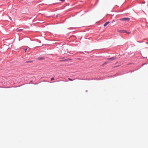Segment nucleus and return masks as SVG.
Listing matches in <instances>:
<instances>
[{
    "instance_id": "nucleus-1",
    "label": "nucleus",
    "mask_w": 148,
    "mask_h": 148,
    "mask_svg": "<svg viewBox=\"0 0 148 148\" xmlns=\"http://www.w3.org/2000/svg\"><path fill=\"white\" fill-rule=\"evenodd\" d=\"M130 18H121L120 20L126 22H128L130 21Z\"/></svg>"
},
{
    "instance_id": "nucleus-2",
    "label": "nucleus",
    "mask_w": 148,
    "mask_h": 148,
    "mask_svg": "<svg viewBox=\"0 0 148 148\" xmlns=\"http://www.w3.org/2000/svg\"><path fill=\"white\" fill-rule=\"evenodd\" d=\"M117 31L118 32L122 33H125V32H127V31L124 30H120L118 29Z\"/></svg>"
},
{
    "instance_id": "nucleus-3",
    "label": "nucleus",
    "mask_w": 148,
    "mask_h": 148,
    "mask_svg": "<svg viewBox=\"0 0 148 148\" xmlns=\"http://www.w3.org/2000/svg\"><path fill=\"white\" fill-rule=\"evenodd\" d=\"M115 59V58L114 57L110 58H108V60H114Z\"/></svg>"
},
{
    "instance_id": "nucleus-4",
    "label": "nucleus",
    "mask_w": 148,
    "mask_h": 148,
    "mask_svg": "<svg viewBox=\"0 0 148 148\" xmlns=\"http://www.w3.org/2000/svg\"><path fill=\"white\" fill-rule=\"evenodd\" d=\"M110 22L109 21H108L106 22L104 24V26H106Z\"/></svg>"
},
{
    "instance_id": "nucleus-5",
    "label": "nucleus",
    "mask_w": 148,
    "mask_h": 148,
    "mask_svg": "<svg viewBox=\"0 0 148 148\" xmlns=\"http://www.w3.org/2000/svg\"><path fill=\"white\" fill-rule=\"evenodd\" d=\"M110 62H105V63H104L103 64V65H104L106 64H107V63H109Z\"/></svg>"
},
{
    "instance_id": "nucleus-6",
    "label": "nucleus",
    "mask_w": 148,
    "mask_h": 148,
    "mask_svg": "<svg viewBox=\"0 0 148 148\" xmlns=\"http://www.w3.org/2000/svg\"><path fill=\"white\" fill-rule=\"evenodd\" d=\"M126 33H127V34H129L130 33V32H128L127 31V32H125Z\"/></svg>"
},
{
    "instance_id": "nucleus-7",
    "label": "nucleus",
    "mask_w": 148,
    "mask_h": 148,
    "mask_svg": "<svg viewBox=\"0 0 148 148\" xmlns=\"http://www.w3.org/2000/svg\"><path fill=\"white\" fill-rule=\"evenodd\" d=\"M68 79L69 80L71 81H73V80L72 79H71L70 78H68Z\"/></svg>"
},
{
    "instance_id": "nucleus-8",
    "label": "nucleus",
    "mask_w": 148,
    "mask_h": 148,
    "mask_svg": "<svg viewBox=\"0 0 148 148\" xmlns=\"http://www.w3.org/2000/svg\"><path fill=\"white\" fill-rule=\"evenodd\" d=\"M54 80V78H53V77H52V78L51 79V81H52V80Z\"/></svg>"
},
{
    "instance_id": "nucleus-9",
    "label": "nucleus",
    "mask_w": 148,
    "mask_h": 148,
    "mask_svg": "<svg viewBox=\"0 0 148 148\" xmlns=\"http://www.w3.org/2000/svg\"><path fill=\"white\" fill-rule=\"evenodd\" d=\"M22 29H18L17 30V32H18L19 31H20V30H22Z\"/></svg>"
},
{
    "instance_id": "nucleus-10",
    "label": "nucleus",
    "mask_w": 148,
    "mask_h": 148,
    "mask_svg": "<svg viewBox=\"0 0 148 148\" xmlns=\"http://www.w3.org/2000/svg\"><path fill=\"white\" fill-rule=\"evenodd\" d=\"M27 62H31L32 61H29Z\"/></svg>"
},
{
    "instance_id": "nucleus-11",
    "label": "nucleus",
    "mask_w": 148,
    "mask_h": 148,
    "mask_svg": "<svg viewBox=\"0 0 148 148\" xmlns=\"http://www.w3.org/2000/svg\"><path fill=\"white\" fill-rule=\"evenodd\" d=\"M27 50V48L24 49V50H25V52Z\"/></svg>"
},
{
    "instance_id": "nucleus-12",
    "label": "nucleus",
    "mask_w": 148,
    "mask_h": 148,
    "mask_svg": "<svg viewBox=\"0 0 148 148\" xmlns=\"http://www.w3.org/2000/svg\"><path fill=\"white\" fill-rule=\"evenodd\" d=\"M43 58H39V59H40V60H42V59H43Z\"/></svg>"
}]
</instances>
